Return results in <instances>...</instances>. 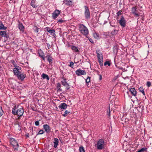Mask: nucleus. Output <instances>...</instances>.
I'll use <instances>...</instances> for the list:
<instances>
[{
	"label": "nucleus",
	"instance_id": "nucleus-56",
	"mask_svg": "<svg viewBox=\"0 0 152 152\" xmlns=\"http://www.w3.org/2000/svg\"><path fill=\"white\" fill-rule=\"evenodd\" d=\"M110 23V25L111 26H112L114 27H116V26H115V25H112V24H111Z\"/></svg>",
	"mask_w": 152,
	"mask_h": 152
},
{
	"label": "nucleus",
	"instance_id": "nucleus-29",
	"mask_svg": "<svg viewBox=\"0 0 152 152\" xmlns=\"http://www.w3.org/2000/svg\"><path fill=\"white\" fill-rule=\"evenodd\" d=\"M139 91L142 92L144 95H145V94L144 91V89L142 87H140L139 88Z\"/></svg>",
	"mask_w": 152,
	"mask_h": 152
},
{
	"label": "nucleus",
	"instance_id": "nucleus-53",
	"mask_svg": "<svg viewBox=\"0 0 152 152\" xmlns=\"http://www.w3.org/2000/svg\"><path fill=\"white\" fill-rule=\"evenodd\" d=\"M47 46L48 49H50L51 48L50 45L48 43H47Z\"/></svg>",
	"mask_w": 152,
	"mask_h": 152
},
{
	"label": "nucleus",
	"instance_id": "nucleus-3",
	"mask_svg": "<svg viewBox=\"0 0 152 152\" xmlns=\"http://www.w3.org/2000/svg\"><path fill=\"white\" fill-rule=\"evenodd\" d=\"M104 141L103 139L99 140L96 145L97 148L98 150L102 149L104 147Z\"/></svg>",
	"mask_w": 152,
	"mask_h": 152
},
{
	"label": "nucleus",
	"instance_id": "nucleus-38",
	"mask_svg": "<svg viewBox=\"0 0 152 152\" xmlns=\"http://www.w3.org/2000/svg\"><path fill=\"white\" fill-rule=\"evenodd\" d=\"M110 62L109 61H106L104 63V66H106L107 65L108 66H110Z\"/></svg>",
	"mask_w": 152,
	"mask_h": 152
},
{
	"label": "nucleus",
	"instance_id": "nucleus-55",
	"mask_svg": "<svg viewBox=\"0 0 152 152\" xmlns=\"http://www.w3.org/2000/svg\"><path fill=\"white\" fill-rule=\"evenodd\" d=\"M102 79V76L101 75H99V80H101Z\"/></svg>",
	"mask_w": 152,
	"mask_h": 152
},
{
	"label": "nucleus",
	"instance_id": "nucleus-32",
	"mask_svg": "<svg viewBox=\"0 0 152 152\" xmlns=\"http://www.w3.org/2000/svg\"><path fill=\"white\" fill-rule=\"evenodd\" d=\"M118 32V31L116 30H114L113 31L111 32V34L112 35H116L117 34Z\"/></svg>",
	"mask_w": 152,
	"mask_h": 152
},
{
	"label": "nucleus",
	"instance_id": "nucleus-23",
	"mask_svg": "<svg viewBox=\"0 0 152 152\" xmlns=\"http://www.w3.org/2000/svg\"><path fill=\"white\" fill-rule=\"evenodd\" d=\"M42 76L43 79H46L48 80H49L50 79L48 75L45 74L43 73Z\"/></svg>",
	"mask_w": 152,
	"mask_h": 152
},
{
	"label": "nucleus",
	"instance_id": "nucleus-20",
	"mask_svg": "<svg viewBox=\"0 0 152 152\" xmlns=\"http://www.w3.org/2000/svg\"><path fill=\"white\" fill-rule=\"evenodd\" d=\"M98 58L99 65L101 66H102L103 63V57L102 56L100 57H98Z\"/></svg>",
	"mask_w": 152,
	"mask_h": 152
},
{
	"label": "nucleus",
	"instance_id": "nucleus-4",
	"mask_svg": "<svg viewBox=\"0 0 152 152\" xmlns=\"http://www.w3.org/2000/svg\"><path fill=\"white\" fill-rule=\"evenodd\" d=\"M119 22L120 26L124 28L125 27L126 25V22L123 16H121V18L119 20Z\"/></svg>",
	"mask_w": 152,
	"mask_h": 152
},
{
	"label": "nucleus",
	"instance_id": "nucleus-54",
	"mask_svg": "<svg viewBox=\"0 0 152 152\" xmlns=\"http://www.w3.org/2000/svg\"><path fill=\"white\" fill-rule=\"evenodd\" d=\"M63 20H61V19H59L58 20V22H60L61 23H62L63 22Z\"/></svg>",
	"mask_w": 152,
	"mask_h": 152
},
{
	"label": "nucleus",
	"instance_id": "nucleus-14",
	"mask_svg": "<svg viewBox=\"0 0 152 152\" xmlns=\"http://www.w3.org/2000/svg\"><path fill=\"white\" fill-rule=\"evenodd\" d=\"M46 57L47 58L48 61L49 63V64H51L52 63L53 59L51 55L48 54L47 55Z\"/></svg>",
	"mask_w": 152,
	"mask_h": 152
},
{
	"label": "nucleus",
	"instance_id": "nucleus-12",
	"mask_svg": "<svg viewBox=\"0 0 152 152\" xmlns=\"http://www.w3.org/2000/svg\"><path fill=\"white\" fill-rule=\"evenodd\" d=\"M10 141L11 145L12 146H15V145H18V144L16 140L14 138H10Z\"/></svg>",
	"mask_w": 152,
	"mask_h": 152
},
{
	"label": "nucleus",
	"instance_id": "nucleus-45",
	"mask_svg": "<svg viewBox=\"0 0 152 152\" xmlns=\"http://www.w3.org/2000/svg\"><path fill=\"white\" fill-rule=\"evenodd\" d=\"M74 65V63L72 61H71L70 62V64L69 65V66L71 67V68H73Z\"/></svg>",
	"mask_w": 152,
	"mask_h": 152
},
{
	"label": "nucleus",
	"instance_id": "nucleus-28",
	"mask_svg": "<svg viewBox=\"0 0 152 152\" xmlns=\"http://www.w3.org/2000/svg\"><path fill=\"white\" fill-rule=\"evenodd\" d=\"M35 2V0H32L31 1V6L34 8H36L37 7V6L34 5V3Z\"/></svg>",
	"mask_w": 152,
	"mask_h": 152
},
{
	"label": "nucleus",
	"instance_id": "nucleus-21",
	"mask_svg": "<svg viewBox=\"0 0 152 152\" xmlns=\"http://www.w3.org/2000/svg\"><path fill=\"white\" fill-rule=\"evenodd\" d=\"M62 78L63 79V80L61 81V83L63 86H66V85H68V84L66 81V79L64 78Z\"/></svg>",
	"mask_w": 152,
	"mask_h": 152
},
{
	"label": "nucleus",
	"instance_id": "nucleus-47",
	"mask_svg": "<svg viewBox=\"0 0 152 152\" xmlns=\"http://www.w3.org/2000/svg\"><path fill=\"white\" fill-rule=\"evenodd\" d=\"M146 85L148 87H149L151 86V83L150 82H147Z\"/></svg>",
	"mask_w": 152,
	"mask_h": 152
},
{
	"label": "nucleus",
	"instance_id": "nucleus-44",
	"mask_svg": "<svg viewBox=\"0 0 152 152\" xmlns=\"http://www.w3.org/2000/svg\"><path fill=\"white\" fill-rule=\"evenodd\" d=\"M10 62L12 63L14 66H15L17 64L15 63V61L13 60H12L10 61Z\"/></svg>",
	"mask_w": 152,
	"mask_h": 152
},
{
	"label": "nucleus",
	"instance_id": "nucleus-37",
	"mask_svg": "<svg viewBox=\"0 0 152 152\" xmlns=\"http://www.w3.org/2000/svg\"><path fill=\"white\" fill-rule=\"evenodd\" d=\"M137 10V8L136 7H133L132 8V11L133 14H134L135 11Z\"/></svg>",
	"mask_w": 152,
	"mask_h": 152
},
{
	"label": "nucleus",
	"instance_id": "nucleus-35",
	"mask_svg": "<svg viewBox=\"0 0 152 152\" xmlns=\"http://www.w3.org/2000/svg\"><path fill=\"white\" fill-rule=\"evenodd\" d=\"M61 87V85L60 83H57V88L58 89V90H60L61 91L62 90L60 89Z\"/></svg>",
	"mask_w": 152,
	"mask_h": 152
},
{
	"label": "nucleus",
	"instance_id": "nucleus-27",
	"mask_svg": "<svg viewBox=\"0 0 152 152\" xmlns=\"http://www.w3.org/2000/svg\"><path fill=\"white\" fill-rule=\"evenodd\" d=\"M49 32L50 33L51 35H53L54 36L56 35L55 31L54 29L50 30V31H49Z\"/></svg>",
	"mask_w": 152,
	"mask_h": 152
},
{
	"label": "nucleus",
	"instance_id": "nucleus-51",
	"mask_svg": "<svg viewBox=\"0 0 152 152\" xmlns=\"http://www.w3.org/2000/svg\"><path fill=\"white\" fill-rule=\"evenodd\" d=\"M121 13L120 11H119L117 13V14L118 16H119L121 15Z\"/></svg>",
	"mask_w": 152,
	"mask_h": 152
},
{
	"label": "nucleus",
	"instance_id": "nucleus-11",
	"mask_svg": "<svg viewBox=\"0 0 152 152\" xmlns=\"http://www.w3.org/2000/svg\"><path fill=\"white\" fill-rule=\"evenodd\" d=\"M44 129L45 131L47 133H49L50 130V126L47 124H44L43 126Z\"/></svg>",
	"mask_w": 152,
	"mask_h": 152
},
{
	"label": "nucleus",
	"instance_id": "nucleus-36",
	"mask_svg": "<svg viewBox=\"0 0 152 152\" xmlns=\"http://www.w3.org/2000/svg\"><path fill=\"white\" fill-rule=\"evenodd\" d=\"M3 113L4 112L2 109V107H0V117L3 115Z\"/></svg>",
	"mask_w": 152,
	"mask_h": 152
},
{
	"label": "nucleus",
	"instance_id": "nucleus-43",
	"mask_svg": "<svg viewBox=\"0 0 152 152\" xmlns=\"http://www.w3.org/2000/svg\"><path fill=\"white\" fill-rule=\"evenodd\" d=\"M13 148L15 150H18V147H19V145L18 144V145H15V146H13Z\"/></svg>",
	"mask_w": 152,
	"mask_h": 152
},
{
	"label": "nucleus",
	"instance_id": "nucleus-30",
	"mask_svg": "<svg viewBox=\"0 0 152 152\" xmlns=\"http://www.w3.org/2000/svg\"><path fill=\"white\" fill-rule=\"evenodd\" d=\"M94 37L96 39H98L99 38V36L98 34L96 33H94L93 34Z\"/></svg>",
	"mask_w": 152,
	"mask_h": 152
},
{
	"label": "nucleus",
	"instance_id": "nucleus-42",
	"mask_svg": "<svg viewBox=\"0 0 152 152\" xmlns=\"http://www.w3.org/2000/svg\"><path fill=\"white\" fill-rule=\"evenodd\" d=\"M136 17H139L141 15V13H134L133 14Z\"/></svg>",
	"mask_w": 152,
	"mask_h": 152
},
{
	"label": "nucleus",
	"instance_id": "nucleus-17",
	"mask_svg": "<svg viewBox=\"0 0 152 152\" xmlns=\"http://www.w3.org/2000/svg\"><path fill=\"white\" fill-rule=\"evenodd\" d=\"M54 147L55 148H56L58 145V140L57 138H55L54 139Z\"/></svg>",
	"mask_w": 152,
	"mask_h": 152
},
{
	"label": "nucleus",
	"instance_id": "nucleus-58",
	"mask_svg": "<svg viewBox=\"0 0 152 152\" xmlns=\"http://www.w3.org/2000/svg\"><path fill=\"white\" fill-rule=\"evenodd\" d=\"M27 136V137H29V136H28V135H27V136Z\"/></svg>",
	"mask_w": 152,
	"mask_h": 152
},
{
	"label": "nucleus",
	"instance_id": "nucleus-22",
	"mask_svg": "<svg viewBox=\"0 0 152 152\" xmlns=\"http://www.w3.org/2000/svg\"><path fill=\"white\" fill-rule=\"evenodd\" d=\"M0 35L2 37H7V35L5 31H0Z\"/></svg>",
	"mask_w": 152,
	"mask_h": 152
},
{
	"label": "nucleus",
	"instance_id": "nucleus-60",
	"mask_svg": "<svg viewBox=\"0 0 152 152\" xmlns=\"http://www.w3.org/2000/svg\"><path fill=\"white\" fill-rule=\"evenodd\" d=\"M116 48V47H114V48Z\"/></svg>",
	"mask_w": 152,
	"mask_h": 152
},
{
	"label": "nucleus",
	"instance_id": "nucleus-49",
	"mask_svg": "<svg viewBox=\"0 0 152 152\" xmlns=\"http://www.w3.org/2000/svg\"><path fill=\"white\" fill-rule=\"evenodd\" d=\"M45 28L48 32H49V31H50L51 30L50 28L48 27H47Z\"/></svg>",
	"mask_w": 152,
	"mask_h": 152
},
{
	"label": "nucleus",
	"instance_id": "nucleus-24",
	"mask_svg": "<svg viewBox=\"0 0 152 152\" xmlns=\"http://www.w3.org/2000/svg\"><path fill=\"white\" fill-rule=\"evenodd\" d=\"M7 28L4 26L3 24L1 22H0V29L6 30Z\"/></svg>",
	"mask_w": 152,
	"mask_h": 152
},
{
	"label": "nucleus",
	"instance_id": "nucleus-6",
	"mask_svg": "<svg viewBox=\"0 0 152 152\" xmlns=\"http://www.w3.org/2000/svg\"><path fill=\"white\" fill-rule=\"evenodd\" d=\"M60 11L58 10H56L52 13V17L53 19H55L60 14Z\"/></svg>",
	"mask_w": 152,
	"mask_h": 152
},
{
	"label": "nucleus",
	"instance_id": "nucleus-10",
	"mask_svg": "<svg viewBox=\"0 0 152 152\" xmlns=\"http://www.w3.org/2000/svg\"><path fill=\"white\" fill-rule=\"evenodd\" d=\"M63 1L67 6H71L72 4V0H63Z\"/></svg>",
	"mask_w": 152,
	"mask_h": 152
},
{
	"label": "nucleus",
	"instance_id": "nucleus-41",
	"mask_svg": "<svg viewBox=\"0 0 152 152\" xmlns=\"http://www.w3.org/2000/svg\"><path fill=\"white\" fill-rule=\"evenodd\" d=\"M15 67L14 69H18L21 70V68L18 66H17L16 64L15 66H14Z\"/></svg>",
	"mask_w": 152,
	"mask_h": 152
},
{
	"label": "nucleus",
	"instance_id": "nucleus-1",
	"mask_svg": "<svg viewBox=\"0 0 152 152\" xmlns=\"http://www.w3.org/2000/svg\"><path fill=\"white\" fill-rule=\"evenodd\" d=\"M24 113V110L22 107L19 108V106H15L13 108L12 111V113L14 115H17L18 116L17 120L20 119V117L23 115Z\"/></svg>",
	"mask_w": 152,
	"mask_h": 152
},
{
	"label": "nucleus",
	"instance_id": "nucleus-9",
	"mask_svg": "<svg viewBox=\"0 0 152 152\" xmlns=\"http://www.w3.org/2000/svg\"><path fill=\"white\" fill-rule=\"evenodd\" d=\"M38 53L39 56L43 60L45 61V57L44 53L43 51L41 50H38Z\"/></svg>",
	"mask_w": 152,
	"mask_h": 152
},
{
	"label": "nucleus",
	"instance_id": "nucleus-48",
	"mask_svg": "<svg viewBox=\"0 0 152 152\" xmlns=\"http://www.w3.org/2000/svg\"><path fill=\"white\" fill-rule=\"evenodd\" d=\"M35 125L37 126H38L39 125V121H36L35 123Z\"/></svg>",
	"mask_w": 152,
	"mask_h": 152
},
{
	"label": "nucleus",
	"instance_id": "nucleus-39",
	"mask_svg": "<svg viewBox=\"0 0 152 152\" xmlns=\"http://www.w3.org/2000/svg\"><path fill=\"white\" fill-rule=\"evenodd\" d=\"M44 132H45L44 131H43L42 130H41L40 131H39L38 132V134H37V135H39V134H44Z\"/></svg>",
	"mask_w": 152,
	"mask_h": 152
},
{
	"label": "nucleus",
	"instance_id": "nucleus-40",
	"mask_svg": "<svg viewBox=\"0 0 152 152\" xmlns=\"http://www.w3.org/2000/svg\"><path fill=\"white\" fill-rule=\"evenodd\" d=\"M90 77H88L86 80V82L87 83H89L90 82Z\"/></svg>",
	"mask_w": 152,
	"mask_h": 152
},
{
	"label": "nucleus",
	"instance_id": "nucleus-34",
	"mask_svg": "<svg viewBox=\"0 0 152 152\" xmlns=\"http://www.w3.org/2000/svg\"><path fill=\"white\" fill-rule=\"evenodd\" d=\"M80 152H85L84 148L83 146L80 147L79 148Z\"/></svg>",
	"mask_w": 152,
	"mask_h": 152
},
{
	"label": "nucleus",
	"instance_id": "nucleus-16",
	"mask_svg": "<svg viewBox=\"0 0 152 152\" xmlns=\"http://www.w3.org/2000/svg\"><path fill=\"white\" fill-rule=\"evenodd\" d=\"M20 69H16L13 68V72L14 75L17 76L20 72Z\"/></svg>",
	"mask_w": 152,
	"mask_h": 152
},
{
	"label": "nucleus",
	"instance_id": "nucleus-26",
	"mask_svg": "<svg viewBox=\"0 0 152 152\" xmlns=\"http://www.w3.org/2000/svg\"><path fill=\"white\" fill-rule=\"evenodd\" d=\"M71 49L73 50V51L75 52H78L79 51L77 48L74 46H72Z\"/></svg>",
	"mask_w": 152,
	"mask_h": 152
},
{
	"label": "nucleus",
	"instance_id": "nucleus-46",
	"mask_svg": "<svg viewBox=\"0 0 152 152\" xmlns=\"http://www.w3.org/2000/svg\"><path fill=\"white\" fill-rule=\"evenodd\" d=\"M107 115L108 117H110V107H109V110L107 111Z\"/></svg>",
	"mask_w": 152,
	"mask_h": 152
},
{
	"label": "nucleus",
	"instance_id": "nucleus-2",
	"mask_svg": "<svg viewBox=\"0 0 152 152\" xmlns=\"http://www.w3.org/2000/svg\"><path fill=\"white\" fill-rule=\"evenodd\" d=\"M79 29L80 33L84 35L87 36L88 34V28L83 24L79 25Z\"/></svg>",
	"mask_w": 152,
	"mask_h": 152
},
{
	"label": "nucleus",
	"instance_id": "nucleus-13",
	"mask_svg": "<svg viewBox=\"0 0 152 152\" xmlns=\"http://www.w3.org/2000/svg\"><path fill=\"white\" fill-rule=\"evenodd\" d=\"M67 106V105L66 103H63L60 105L58 107L61 110H65Z\"/></svg>",
	"mask_w": 152,
	"mask_h": 152
},
{
	"label": "nucleus",
	"instance_id": "nucleus-5",
	"mask_svg": "<svg viewBox=\"0 0 152 152\" xmlns=\"http://www.w3.org/2000/svg\"><path fill=\"white\" fill-rule=\"evenodd\" d=\"M85 15L86 18H89L90 17V13L88 7L86 6H85Z\"/></svg>",
	"mask_w": 152,
	"mask_h": 152
},
{
	"label": "nucleus",
	"instance_id": "nucleus-15",
	"mask_svg": "<svg viewBox=\"0 0 152 152\" xmlns=\"http://www.w3.org/2000/svg\"><path fill=\"white\" fill-rule=\"evenodd\" d=\"M18 27L20 31H21L23 32L24 31V28L22 23L19 22Z\"/></svg>",
	"mask_w": 152,
	"mask_h": 152
},
{
	"label": "nucleus",
	"instance_id": "nucleus-52",
	"mask_svg": "<svg viewBox=\"0 0 152 152\" xmlns=\"http://www.w3.org/2000/svg\"><path fill=\"white\" fill-rule=\"evenodd\" d=\"M88 40L90 42H91L92 43L94 42V41L91 38H89Z\"/></svg>",
	"mask_w": 152,
	"mask_h": 152
},
{
	"label": "nucleus",
	"instance_id": "nucleus-57",
	"mask_svg": "<svg viewBox=\"0 0 152 152\" xmlns=\"http://www.w3.org/2000/svg\"><path fill=\"white\" fill-rule=\"evenodd\" d=\"M135 13H138V12H137V10H136V11H135Z\"/></svg>",
	"mask_w": 152,
	"mask_h": 152
},
{
	"label": "nucleus",
	"instance_id": "nucleus-50",
	"mask_svg": "<svg viewBox=\"0 0 152 152\" xmlns=\"http://www.w3.org/2000/svg\"><path fill=\"white\" fill-rule=\"evenodd\" d=\"M66 87V89L67 90H69L70 87H69V85L68 84V85H66V86H65Z\"/></svg>",
	"mask_w": 152,
	"mask_h": 152
},
{
	"label": "nucleus",
	"instance_id": "nucleus-7",
	"mask_svg": "<svg viewBox=\"0 0 152 152\" xmlns=\"http://www.w3.org/2000/svg\"><path fill=\"white\" fill-rule=\"evenodd\" d=\"M18 79L23 80L26 77V75L24 73H22L21 72L16 76Z\"/></svg>",
	"mask_w": 152,
	"mask_h": 152
},
{
	"label": "nucleus",
	"instance_id": "nucleus-33",
	"mask_svg": "<svg viewBox=\"0 0 152 152\" xmlns=\"http://www.w3.org/2000/svg\"><path fill=\"white\" fill-rule=\"evenodd\" d=\"M69 113H70V112H69L67 110H66L63 114V116L64 117H66L68 115Z\"/></svg>",
	"mask_w": 152,
	"mask_h": 152
},
{
	"label": "nucleus",
	"instance_id": "nucleus-19",
	"mask_svg": "<svg viewBox=\"0 0 152 152\" xmlns=\"http://www.w3.org/2000/svg\"><path fill=\"white\" fill-rule=\"evenodd\" d=\"M96 53L97 58L103 56L102 53L101 52L100 50L97 49L96 50Z\"/></svg>",
	"mask_w": 152,
	"mask_h": 152
},
{
	"label": "nucleus",
	"instance_id": "nucleus-59",
	"mask_svg": "<svg viewBox=\"0 0 152 152\" xmlns=\"http://www.w3.org/2000/svg\"><path fill=\"white\" fill-rule=\"evenodd\" d=\"M20 129H21V128H20L19 130H20Z\"/></svg>",
	"mask_w": 152,
	"mask_h": 152
},
{
	"label": "nucleus",
	"instance_id": "nucleus-31",
	"mask_svg": "<svg viewBox=\"0 0 152 152\" xmlns=\"http://www.w3.org/2000/svg\"><path fill=\"white\" fill-rule=\"evenodd\" d=\"M33 29L35 32L38 33L39 32V28L36 26H34L33 28Z\"/></svg>",
	"mask_w": 152,
	"mask_h": 152
},
{
	"label": "nucleus",
	"instance_id": "nucleus-25",
	"mask_svg": "<svg viewBox=\"0 0 152 152\" xmlns=\"http://www.w3.org/2000/svg\"><path fill=\"white\" fill-rule=\"evenodd\" d=\"M147 148H143L137 151L136 152H144L147 151Z\"/></svg>",
	"mask_w": 152,
	"mask_h": 152
},
{
	"label": "nucleus",
	"instance_id": "nucleus-18",
	"mask_svg": "<svg viewBox=\"0 0 152 152\" xmlns=\"http://www.w3.org/2000/svg\"><path fill=\"white\" fill-rule=\"evenodd\" d=\"M130 91L131 93L134 96H135L136 95L137 92L134 88H131L130 89Z\"/></svg>",
	"mask_w": 152,
	"mask_h": 152
},
{
	"label": "nucleus",
	"instance_id": "nucleus-8",
	"mask_svg": "<svg viewBox=\"0 0 152 152\" xmlns=\"http://www.w3.org/2000/svg\"><path fill=\"white\" fill-rule=\"evenodd\" d=\"M75 73L78 76H80L82 75H85L86 74V72L84 70H82L80 69H79L77 70Z\"/></svg>",
	"mask_w": 152,
	"mask_h": 152
}]
</instances>
